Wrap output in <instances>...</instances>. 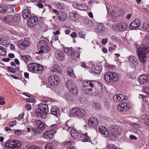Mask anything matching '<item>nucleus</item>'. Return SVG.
Listing matches in <instances>:
<instances>
[{
  "instance_id": "1",
  "label": "nucleus",
  "mask_w": 149,
  "mask_h": 149,
  "mask_svg": "<svg viewBox=\"0 0 149 149\" xmlns=\"http://www.w3.org/2000/svg\"><path fill=\"white\" fill-rule=\"evenodd\" d=\"M81 89L84 92L89 95L99 94L102 91V85L101 83L94 81H85L83 83Z\"/></svg>"
},
{
  "instance_id": "2",
  "label": "nucleus",
  "mask_w": 149,
  "mask_h": 149,
  "mask_svg": "<svg viewBox=\"0 0 149 149\" xmlns=\"http://www.w3.org/2000/svg\"><path fill=\"white\" fill-rule=\"evenodd\" d=\"M48 111V105L45 103H42L38 105V109L36 111L35 113L38 117L44 118L47 115Z\"/></svg>"
},
{
  "instance_id": "3",
  "label": "nucleus",
  "mask_w": 149,
  "mask_h": 149,
  "mask_svg": "<svg viewBox=\"0 0 149 149\" xmlns=\"http://www.w3.org/2000/svg\"><path fill=\"white\" fill-rule=\"evenodd\" d=\"M47 44V42L45 40H40L37 46V48L39 50V54H41L42 52L46 53L49 51L50 47Z\"/></svg>"
},
{
  "instance_id": "4",
  "label": "nucleus",
  "mask_w": 149,
  "mask_h": 149,
  "mask_svg": "<svg viewBox=\"0 0 149 149\" xmlns=\"http://www.w3.org/2000/svg\"><path fill=\"white\" fill-rule=\"evenodd\" d=\"M104 78L106 81L109 82L111 81H118L119 77L116 73L112 72H108L105 74Z\"/></svg>"
},
{
  "instance_id": "5",
  "label": "nucleus",
  "mask_w": 149,
  "mask_h": 149,
  "mask_svg": "<svg viewBox=\"0 0 149 149\" xmlns=\"http://www.w3.org/2000/svg\"><path fill=\"white\" fill-rule=\"evenodd\" d=\"M80 49V47L77 48V49L78 50V52L79 53L77 54H75L72 48H65L64 49V52L66 55L70 57L72 59L74 60L77 58L78 56H79L80 54L81 53V51H79Z\"/></svg>"
},
{
  "instance_id": "6",
  "label": "nucleus",
  "mask_w": 149,
  "mask_h": 149,
  "mask_svg": "<svg viewBox=\"0 0 149 149\" xmlns=\"http://www.w3.org/2000/svg\"><path fill=\"white\" fill-rule=\"evenodd\" d=\"M65 86L74 95L78 93L77 88L74 83L70 81H67L65 82Z\"/></svg>"
},
{
  "instance_id": "7",
  "label": "nucleus",
  "mask_w": 149,
  "mask_h": 149,
  "mask_svg": "<svg viewBox=\"0 0 149 149\" xmlns=\"http://www.w3.org/2000/svg\"><path fill=\"white\" fill-rule=\"evenodd\" d=\"M121 131V129L120 127L114 126L111 130L109 138L112 140H115L120 135Z\"/></svg>"
},
{
  "instance_id": "8",
  "label": "nucleus",
  "mask_w": 149,
  "mask_h": 149,
  "mask_svg": "<svg viewBox=\"0 0 149 149\" xmlns=\"http://www.w3.org/2000/svg\"><path fill=\"white\" fill-rule=\"evenodd\" d=\"M138 55H146L149 52V46L146 45L139 46L136 51Z\"/></svg>"
},
{
  "instance_id": "9",
  "label": "nucleus",
  "mask_w": 149,
  "mask_h": 149,
  "mask_svg": "<svg viewBox=\"0 0 149 149\" xmlns=\"http://www.w3.org/2000/svg\"><path fill=\"white\" fill-rule=\"evenodd\" d=\"M60 80L59 77L56 75H53L49 77V84L52 87H54L59 84Z\"/></svg>"
},
{
  "instance_id": "10",
  "label": "nucleus",
  "mask_w": 149,
  "mask_h": 149,
  "mask_svg": "<svg viewBox=\"0 0 149 149\" xmlns=\"http://www.w3.org/2000/svg\"><path fill=\"white\" fill-rule=\"evenodd\" d=\"M138 81L141 85L149 83V74L148 75L143 74L140 76L138 78Z\"/></svg>"
},
{
  "instance_id": "11",
  "label": "nucleus",
  "mask_w": 149,
  "mask_h": 149,
  "mask_svg": "<svg viewBox=\"0 0 149 149\" xmlns=\"http://www.w3.org/2000/svg\"><path fill=\"white\" fill-rule=\"evenodd\" d=\"M98 124V120L97 118L95 117H90L88 120V125L90 128L97 127Z\"/></svg>"
},
{
  "instance_id": "12",
  "label": "nucleus",
  "mask_w": 149,
  "mask_h": 149,
  "mask_svg": "<svg viewBox=\"0 0 149 149\" xmlns=\"http://www.w3.org/2000/svg\"><path fill=\"white\" fill-rule=\"evenodd\" d=\"M55 132L54 130H48L43 133V137L47 140H51L53 139Z\"/></svg>"
},
{
  "instance_id": "13",
  "label": "nucleus",
  "mask_w": 149,
  "mask_h": 149,
  "mask_svg": "<svg viewBox=\"0 0 149 149\" xmlns=\"http://www.w3.org/2000/svg\"><path fill=\"white\" fill-rule=\"evenodd\" d=\"M38 22V18L36 17H31L27 21L28 26L30 27L35 26Z\"/></svg>"
},
{
  "instance_id": "14",
  "label": "nucleus",
  "mask_w": 149,
  "mask_h": 149,
  "mask_svg": "<svg viewBox=\"0 0 149 149\" xmlns=\"http://www.w3.org/2000/svg\"><path fill=\"white\" fill-rule=\"evenodd\" d=\"M127 98V96L122 94H116L113 97V100L114 102H119L124 100H126Z\"/></svg>"
},
{
  "instance_id": "15",
  "label": "nucleus",
  "mask_w": 149,
  "mask_h": 149,
  "mask_svg": "<svg viewBox=\"0 0 149 149\" xmlns=\"http://www.w3.org/2000/svg\"><path fill=\"white\" fill-rule=\"evenodd\" d=\"M117 109L118 111H126L129 109V106L126 103H120L117 106Z\"/></svg>"
},
{
  "instance_id": "16",
  "label": "nucleus",
  "mask_w": 149,
  "mask_h": 149,
  "mask_svg": "<svg viewBox=\"0 0 149 149\" xmlns=\"http://www.w3.org/2000/svg\"><path fill=\"white\" fill-rule=\"evenodd\" d=\"M131 126L132 127V130L134 133L139 135L141 134L142 131L139 130L140 126L138 124L132 123L131 124Z\"/></svg>"
},
{
  "instance_id": "17",
  "label": "nucleus",
  "mask_w": 149,
  "mask_h": 149,
  "mask_svg": "<svg viewBox=\"0 0 149 149\" xmlns=\"http://www.w3.org/2000/svg\"><path fill=\"white\" fill-rule=\"evenodd\" d=\"M141 24L140 20L138 19H135L130 24L129 27L132 29H135L138 27Z\"/></svg>"
},
{
  "instance_id": "18",
  "label": "nucleus",
  "mask_w": 149,
  "mask_h": 149,
  "mask_svg": "<svg viewBox=\"0 0 149 149\" xmlns=\"http://www.w3.org/2000/svg\"><path fill=\"white\" fill-rule=\"evenodd\" d=\"M87 134V133L80 134L79 135L80 140L84 142H90L91 141V138L88 136Z\"/></svg>"
},
{
  "instance_id": "19",
  "label": "nucleus",
  "mask_w": 149,
  "mask_h": 149,
  "mask_svg": "<svg viewBox=\"0 0 149 149\" xmlns=\"http://www.w3.org/2000/svg\"><path fill=\"white\" fill-rule=\"evenodd\" d=\"M100 133L105 137L109 136V132L107 129L104 126H101L99 127Z\"/></svg>"
},
{
  "instance_id": "20",
  "label": "nucleus",
  "mask_w": 149,
  "mask_h": 149,
  "mask_svg": "<svg viewBox=\"0 0 149 149\" xmlns=\"http://www.w3.org/2000/svg\"><path fill=\"white\" fill-rule=\"evenodd\" d=\"M31 10L29 9L24 10L22 13L23 17L25 19H27L31 17Z\"/></svg>"
},
{
  "instance_id": "21",
  "label": "nucleus",
  "mask_w": 149,
  "mask_h": 149,
  "mask_svg": "<svg viewBox=\"0 0 149 149\" xmlns=\"http://www.w3.org/2000/svg\"><path fill=\"white\" fill-rule=\"evenodd\" d=\"M55 57L58 60H63L64 59L63 53L59 50H57L55 53Z\"/></svg>"
},
{
  "instance_id": "22",
  "label": "nucleus",
  "mask_w": 149,
  "mask_h": 149,
  "mask_svg": "<svg viewBox=\"0 0 149 149\" xmlns=\"http://www.w3.org/2000/svg\"><path fill=\"white\" fill-rule=\"evenodd\" d=\"M116 26L118 30L123 31L127 29L128 26L126 23L123 22L116 25Z\"/></svg>"
},
{
  "instance_id": "23",
  "label": "nucleus",
  "mask_w": 149,
  "mask_h": 149,
  "mask_svg": "<svg viewBox=\"0 0 149 149\" xmlns=\"http://www.w3.org/2000/svg\"><path fill=\"white\" fill-rule=\"evenodd\" d=\"M96 32H103L105 31V28L102 24L99 23L95 29Z\"/></svg>"
},
{
  "instance_id": "24",
  "label": "nucleus",
  "mask_w": 149,
  "mask_h": 149,
  "mask_svg": "<svg viewBox=\"0 0 149 149\" xmlns=\"http://www.w3.org/2000/svg\"><path fill=\"white\" fill-rule=\"evenodd\" d=\"M29 44V42L28 41L26 40L25 39L23 41L18 43V46L19 48L22 49H24L26 47H27Z\"/></svg>"
},
{
  "instance_id": "25",
  "label": "nucleus",
  "mask_w": 149,
  "mask_h": 149,
  "mask_svg": "<svg viewBox=\"0 0 149 149\" xmlns=\"http://www.w3.org/2000/svg\"><path fill=\"white\" fill-rule=\"evenodd\" d=\"M77 112V108H73L70 111L69 116L71 117H78Z\"/></svg>"
},
{
  "instance_id": "26",
  "label": "nucleus",
  "mask_w": 149,
  "mask_h": 149,
  "mask_svg": "<svg viewBox=\"0 0 149 149\" xmlns=\"http://www.w3.org/2000/svg\"><path fill=\"white\" fill-rule=\"evenodd\" d=\"M67 14L65 12H61L58 15V19L61 21H65L67 17Z\"/></svg>"
},
{
  "instance_id": "27",
  "label": "nucleus",
  "mask_w": 149,
  "mask_h": 149,
  "mask_svg": "<svg viewBox=\"0 0 149 149\" xmlns=\"http://www.w3.org/2000/svg\"><path fill=\"white\" fill-rule=\"evenodd\" d=\"M12 15H8L5 16H3L1 18L2 21L8 23H11L13 22Z\"/></svg>"
},
{
  "instance_id": "28",
  "label": "nucleus",
  "mask_w": 149,
  "mask_h": 149,
  "mask_svg": "<svg viewBox=\"0 0 149 149\" xmlns=\"http://www.w3.org/2000/svg\"><path fill=\"white\" fill-rule=\"evenodd\" d=\"M35 123L36 125V126L38 128L41 130H42L45 129V125L44 123L41 120H36L35 121Z\"/></svg>"
},
{
  "instance_id": "29",
  "label": "nucleus",
  "mask_w": 149,
  "mask_h": 149,
  "mask_svg": "<svg viewBox=\"0 0 149 149\" xmlns=\"http://www.w3.org/2000/svg\"><path fill=\"white\" fill-rule=\"evenodd\" d=\"M130 65L133 67L136 66L137 64V60L136 58L134 56H130L129 59Z\"/></svg>"
},
{
  "instance_id": "30",
  "label": "nucleus",
  "mask_w": 149,
  "mask_h": 149,
  "mask_svg": "<svg viewBox=\"0 0 149 149\" xmlns=\"http://www.w3.org/2000/svg\"><path fill=\"white\" fill-rule=\"evenodd\" d=\"M78 117H84L86 114L85 111L84 109L79 108H77Z\"/></svg>"
},
{
  "instance_id": "31",
  "label": "nucleus",
  "mask_w": 149,
  "mask_h": 149,
  "mask_svg": "<svg viewBox=\"0 0 149 149\" xmlns=\"http://www.w3.org/2000/svg\"><path fill=\"white\" fill-rule=\"evenodd\" d=\"M36 65V63H29L28 65L29 70L31 72L35 73L36 70V69H35Z\"/></svg>"
},
{
  "instance_id": "32",
  "label": "nucleus",
  "mask_w": 149,
  "mask_h": 149,
  "mask_svg": "<svg viewBox=\"0 0 149 149\" xmlns=\"http://www.w3.org/2000/svg\"><path fill=\"white\" fill-rule=\"evenodd\" d=\"M36 66L35 69L36 70L35 73H41L44 70L43 67L42 65L37 63H36Z\"/></svg>"
},
{
  "instance_id": "33",
  "label": "nucleus",
  "mask_w": 149,
  "mask_h": 149,
  "mask_svg": "<svg viewBox=\"0 0 149 149\" xmlns=\"http://www.w3.org/2000/svg\"><path fill=\"white\" fill-rule=\"evenodd\" d=\"M91 69L93 72L97 74H100L102 70V68L100 66H94Z\"/></svg>"
},
{
  "instance_id": "34",
  "label": "nucleus",
  "mask_w": 149,
  "mask_h": 149,
  "mask_svg": "<svg viewBox=\"0 0 149 149\" xmlns=\"http://www.w3.org/2000/svg\"><path fill=\"white\" fill-rule=\"evenodd\" d=\"M73 127L74 126L73 125H70V122L69 121H67L66 123H65V125L63 128V129L68 131H70L73 128Z\"/></svg>"
},
{
  "instance_id": "35",
  "label": "nucleus",
  "mask_w": 149,
  "mask_h": 149,
  "mask_svg": "<svg viewBox=\"0 0 149 149\" xmlns=\"http://www.w3.org/2000/svg\"><path fill=\"white\" fill-rule=\"evenodd\" d=\"M67 73L68 75L70 77L74 78L76 77L73 69L70 67H68L67 68Z\"/></svg>"
},
{
  "instance_id": "36",
  "label": "nucleus",
  "mask_w": 149,
  "mask_h": 149,
  "mask_svg": "<svg viewBox=\"0 0 149 149\" xmlns=\"http://www.w3.org/2000/svg\"><path fill=\"white\" fill-rule=\"evenodd\" d=\"M70 131L71 135L73 139H76L78 137L79 134L78 132L76 130L72 129Z\"/></svg>"
},
{
  "instance_id": "37",
  "label": "nucleus",
  "mask_w": 149,
  "mask_h": 149,
  "mask_svg": "<svg viewBox=\"0 0 149 149\" xmlns=\"http://www.w3.org/2000/svg\"><path fill=\"white\" fill-rule=\"evenodd\" d=\"M142 119L145 120V124L148 126V127L149 128V117L146 115L144 114L141 116Z\"/></svg>"
},
{
  "instance_id": "38",
  "label": "nucleus",
  "mask_w": 149,
  "mask_h": 149,
  "mask_svg": "<svg viewBox=\"0 0 149 149\" xmlns=\"http://www.w3.org/2000/svg\"><path fill=\"white\" fill-rule=\"evenodd\" d=\"M50 70L51 71L61 73V69L57 65H54L51 68Z\"/></svg>"
},
{
  "instance_id": "39",
  "label": "nucleus",
  "mask_w": 149,
  "mask_h": 149,
  "mask_svg": "<svg viewBox=\"0 0 149 149\" xmlns=\"http://www.w3.org/2000/svg\"><path fill=\"white\" fill-rule=\"evenodd\" d=\"M55 7L58 10H64L65 8L64 4L61 3H57L55 4Z\"/></svg>"
},
{
  "instance_id": "40",
  "label": "nucleus",
  "mask_w": 149,
  "mask_h": 149,
  "mask_svg": "<svg viewBox=\"0 0 149 149\" xmlns=\"http://www.w3.org/2000/svg\"><path fill=\"white\" fill-rule=\"evenodd\" d=\"M51 111L52 114L56 115L59 113V109L57 107H54L51 108Z\"/></svg>"
},
{
  "instance_id": "41",
  "label": "nucleus",
  "mask_w": 149,
  "mask_h": 149,
  "mask_svg": "<svg viewBox=\"0 0 149 149\" xmlns=\"http://www.w3.org/2000/svg\"><path fill=\"white\" fill-rule=\"evenodd\" d=\"M14 141L12 140L8 141V142L6 143L5 146L6 147L9 148L14 149Z\"/></svg>"
},
{
  "instance_id": "42",
  "label": "nucleus",
  "mask_w": 149,
  "mask_h": 149,
  "mask_svg": "<svg viewBox=\"0 0 149 149\" xmlns=\"http://www.w3.org/2000/svg\"><path fill=\"white\" fill-rule=\"evenodd\" d=\"M141 62L145 63L146 61V57L145 55H138Z\"/></svg>"
},
{
  "instance_id": "43",
  "label": "nucleus",
  "mask_w": 149,
  "mask_h": 149,
  "mask_svg": "<svg viewBox=\"0 0 149 149\" xmlns=\"http://www.w3.org/2000/svg\"><path fill=\"white\" fill-rule=\"evenodd\" d=\"M77 14L73 12H70L69 15L70 19L73 21L76 20L77 19L76 18Z\"/></svg>"
},
{
  "instance_id": "44",
  "label": "nucleus",
  "mask_w": 149,
  "mask_h": 149,
  "mask_svg": "<svg viewBox=\"0 0 149 149\" xmlns=\"http://www.w3.org/2000/svg\"><path fill=\"white\" fill-rule=\"evenodd\" d=\"M14 148L18 149L20 148L21 146V143L19 141L17 140H13Z\"/></svg>"
},
{
  "instance_id": "45",
  "label": "nucleus",
  "mask_w": 149,
  "mask_h": 149,
  "mask_svg": "<svg viewBox=\"0 0 149 149\" xmlns=\"http://www.w3.org/2000/svg\"><path fill=\"white\" fill-rule=\"evenodd\" d=\"M13 22H17L20 19V17L18 14H16L14 15H12Z\"/></svg>"
},
{
  "instance_id": "46",
  "label": "nucleus",
  "mask_w": 149,
  "mask_h": 149,
  "mask_svg": "<svg viewBox=\"0 0 149 149\" xmlns=\"http://www.w3.org/2000/svg\"><path fill=\"white\" fill-rule=\"evenodd\" d=\"M23 59L25 62H27L31 59V57L29 55H24L22 56Z\"/></svg>"
},
{
  "instance_id": "47",
  "label": "nucleus",
  "mask_w": 149,
  "mask_h": 149,
  "mask_svg": "<svg viewBox=\"0 0 149 149\" xmlns=\"http://www.w3.org/2000/svg\"><path fill=\"white\" fill-rule=\"evenodd\" d=\"M143 28L147 31L149 32V22H148L144 23L143 25Z\"/></svg>"
},
{
  "instance_id": "48",
  "label": "nucleus",
  "mask_w": 149,
  "mask_h": 149,
  "mask_svg": "<svg viewBox=\"0 0 149 149\" xmlns=\"http://www.w3.org/2000/svg\"><path fill=\"white\" fill-rule=\"evenodd\" d=\"M6 54V50L3 47L0 46V55L5 56Z\"/></svg>"
},
{
  "instance_id": "49",
  "label": "nucleus",
  "mask_w": 149,
  "mask_h": 149,
  "mask_svg": "<svg viewBox=\"0 0 149 149\" xmlns=\"http://www.w3.org/2000/svg\"><path fill=\"white\" fill-rule=\"evenodd\" d=\"M116 146L113 144H110L107 146L106 149H117Z\"/></svg>"
},
{
  "instance_id": "50",
  "label": "nucleus",
  "mask_w": 149,
  "mask_h": 149,
  "mask_svg": "<svg viewBox=\"0 0 149 149\" xmlns=\"http://www.w3.org/2000/svg\"><path fill=\"white\" fill-rule=\"evenodd\" d=\"M73 6L75 9L80 10L81 4L77 2H74L73 3Z\"/></svg>"
},
{
  "instance_id": "51",
  "label": "nucleus",
  "mask_w": 149,
  "mask_h": 149,
  "mask_svg": "<svg viewBox=\"0 0 149 149\" xmlns=\"http://www.w3.org/2000/svg\"><path fill=\"white\" fill-rule=\"evenodd\" d=\"M8 11V8L6 7L0 6V13H5Z\"/></svg>"
},
{
  "instance_id": "52",
  "label": "nucleus",
  "mask_w": 149,
  "mask_h": 149,
  "mask_svg": "<svg viewBox=\"0 0 149 149\" xmlns=\"http://www.w3.org/2000/svg\"><path fill=\"white\" fill-rule=\"evenodd\" d=\"M92 107L96 109H100L101 107L100 104L98 103L94 102L92 104Z\"/></svg>"
},
{
  "instance_id": "53",
  "label": "nucleus",
  "mask_w": 149,
  "mask_h": 149,
  "mask_svg": "<svg viewBox=\"0 0 149 149\" xmlns=\"http://www.w3.org/2000/svg\"><path fill=\"white\" fill-rule=\"evenodd\" d=\"M104 104L105 107L108 109L110 107L109 102L107 100H106L104 102Z\"/></svg>"
},
{
  "instance_id": "54",
  "label": "nucleus",
  "mask_w": 149,
  "mask_h": 149,
  "mask_svg": "<svg viewBox=\"0 0 149 149\" xmlns=\"http://www.w3.org/2000/svg\"><path fill=\"white\" fill-rule=\"evenodd\" d=\"M78 35L79 36V37L84 39L86 40V35L84 34V33L81 31H80L78 32Z\"/></svg>"
},
{
  "instance_id": "55",
  "label": "nucleus",
  "mask_w": 149,
  "mask_h": 149,
  "mask_svg": "<svg viewBox=\"0 0 149 149\" xmlns=\"http://www.w3.org/2000/svg\"><path fill=\"white\" fill-rule=\"evenodd\" d=\"M88 9V7L87 5L85 4H81V6L80 10H87Z\"/></svg>"
},
{
  "instance_id": "56",
  "label": "nucleus",
  "mask_w": 149,
  "mask_h": 149,
  "mask_svg": "<svg viewBox=\"0 0 149 149\" xmlns=\"http://www.w3.org/2000/svg\"><path fill=\"white\" fill-rule=\"evenodd\" d=\"M63 97L67 100H70L71 98V96L68 93H66L64 95H63Z\"/></svg>"
},
{
  "instance_id": "57",
  "label": "nucleus",
  "mask_w": 149,
  "mask_h": 149,
  "mask_svg": "<svg viewBox=\"0 0 149 149\" xmlns=\"http://www.w3.org/2000/svg\"><path fill=\"white\" fill-rule=\"evenodd\" d=\"M52 143H48L45 146V149H53Z\"/></svg>"
},
{
  "instance_id": "58",
  "label": "nucleus",
  "mask_w": 149,
  "mask_h": 149,
  "mask_svg": "<svg viewBox=\"0 0 149 149\" xmlns=\"http://www.w3.org/2000/svg\"><path fill=\"white\" fill-rule=\"evenodd\" d=\"M79 100L80 101V103L82 104H84V103H86V100L85 99L84 97H81L79 98Z\"/></svg>"
},
{
  "instance_id": "59",
  "label": "nucleus",
  "mask_w": 149,
  "mask_h": 149,
  "mask_svg": "<svg viewBox=\"0 0 149 149\" xmlns=\"http://www.w3.org/2000/svg\"><path fill=\"white\" fill-rule=\"evenodd\" d=\"M14 131L15 135L17 136L20 134L22 133V130L18 129L14 130Z\"/></svg>"
},
{
  "instance_id": "60",
  "label": "nucleus",
  "mask_w": 149,
  "mask_h": 149,
  "mask_svg": "<svg viewBox=\"0 0 149 149\" xmlns=\"http://www.w3.org/2000/svg\"><path fill=\"white\" fill-rule=\"evenodd\" d=\"M28 149H41L37 145H34L28 147Z\"/></svg>"
},
{
  "instance_id": "61",
  "label": "nucleus",
  "mask_w": 149,
  "mask_h": 149,
  "mask_svg": "<svg viewBox=\"0 0 149 149\" xmlns=\"http://www.w3.org/2000/svg\"><path fill=\"white\" fill-rule=\"evenodd\" d=\"M25 107L26 110L30 111L32 108L31 105L29 104H25Z\"/></svg>"
},
{
  "instance_id": "62",
  "label": "nucleus",
  "mask_w": 149,
  "mask_h": 149,
  "mask_svg": "<svg viewBox=\"0 0 149 149\" xmlns=\"http://www.w3.org/2000/svg\"><path fill=\"white\" fill-rule=\"evenodd\" d=\"M16 120H13L9 123V125L10 127L11 126L13 127L16 125Z\"/></svg>"
},
{
  "instance_id": "63",
  "label": "nucleus",
  "mask_w": 149,
  "mask_h": 149,
  "mask_svg": "<svg viewBox=\"0 0 149 149\" xmlns=\"http://www.w3.org/2000/svg\"><path fill=\"white\" fill-rule=\"evenodd\" d=\"M52 100L49 98H44V99L43 100L45 102H51Z\"/></svg>"
},
{
  "instance_id": "64",
  "label": "nucleus",
  "mask_w": 149,
  "mask_h": 149,
  "mask_svg": "<svg viewBox=\"0 0 149 149\" xmlns=\"http://www.w3.org/2000/svg\"><path fill=\"white\" fill-rule=\"evenodd\" d=\"M8 70L10 72L15 73L16 72V70L13 68L8 67Z\"/></svg>"
}]
</instances>
